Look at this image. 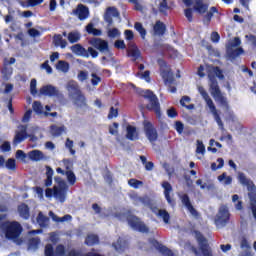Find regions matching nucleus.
Masks as SVG:
<instances>
[{"label": "nucleus", "instance_id": "nucleus-55", "mask_svg": "<svg viewBox=\"0 0 256 256\" xmlns=\"http://www.w3.org/2000/svg\"><path fill=\"white\" fill-rule=\"evenodd\" d=\"M174 129L177 131L179 135H181L183 133V130L185 129V124H183V122L181 121H176Z\"/></svg>", "mask_w": 256, "mask_h": 256}, {"label": "nucleus", "instance_id": "nucleus-15", "mask_svg": "<svg viewBox=\"0 0 256 256\" xmlns=\"http://www.w3.org/2000/svg\"><path fill=\"white\" fill-rule=\"evenodd\" d=\"M119 10L115 7H108L104 13V21L107 27H113V17H119Z\"/></svg>", "mask_w": 256, "mask_h": 256}, {"label": "nucleus", "instance_id": "nucleus-62", "mask_svg": "<svg viewBox=\"0 0 256 256\" xmlns=\"http://www.w3.org/2000/svg\"><path fill=\"white\" fill-rule=\"evenodd\" d=\"M207 106L209 107L211 113L217 111V107H215V103H213V100L210 98L205 100Z\"/></svg>", "mask_w": 256, "mask_h": 256}, {"label": "nucleus", "instance_id": "nucleus-42", "mask_svg": "<svg viewBox=\"0 0 256 256\" xmlns=\"http://www.w3.org/2000/svg\"><path fill=\"white\" fill-rule=\"evenodd\" d=\"M159 12L162 13L163 15H167V11L171 9L169 7V4L167 3V0H161L159 6H158Z\"/></svg>", "mask_w": 256, "mask_h": 256}, {"label": "nucleus", "instance_id": "nucleus-33", "mask_svg": "<svg viewBox=\"0 0 256 256\" xmlns=\"http://www.w3.org/2000/svg\"><path fill=\"white\" fill-rule=\"evenodd\" d=\"M187 103H191V97L189 96H183L180 99V105L182 107H185V109H188V111H193V109H195V104H189L187 105Z\"/></svg>", "mask_w": 256, "mask_h": 256}, {"label": "nucleus", "instance_id": "nucleus-17", "mask_svg": "<svg viewBox=\"0 0 256 256\" xmlns=\"http://www.w3.org/2000/svg\"><path fill=\"white\" fill-rule=\"evenodd\" d=\"M17 211L21 219L27 221L31 218V208H29V205L21 203L20 205H18Z\"/></svg>", "mask_w": 256, "mask_h": 256}, {"label": "nucleus", "instance_id": "nucleus-56", "mask_svg": "<svg viewBox=\"0 0 256 256\" xmlns=\"http://www.w3.org/2000/svg\"><path fill=\"white\" fill-rule=\"evenodd\" d=\"M65 147L70 151L72 155H75L76 151L73 149V140L67 138L65 142Z\"/></svg>", "mask_w": 256, "mask_h": 256}, {"label": "nucleus", "instance_id": "nucleus-19", "mask_svg": "<svg viewBox=\"0 0 256 256\" xmlns=\"http://www.w3.org/2000/svg\"><path fill=\"white\" fill-rule=\"evenodd\" d=\"M41 95H45L46 97H56L59 95V91L53 85H46L40 89Z\"/></svg>", "mask_w": 256, "mask_h": 256}, {"label": "nucleus", "instance_id": "nucleus-27", "mask_svg": "<svg viewBox=\"0 0 256 256\" xmlns=\"http://www.w3.org/2000/svg\"><path fill=\"white\" fill-rule=\"evenodd\" d=\"M193 9L199 15H205V12L209 9V5L203 3V1H196Z\"/></svg>", "mask_w": 256, "mask_h": 256}, {"label": "nucleus", "instance_id": "nucleus-39", "mask_svg": "<svg viewBox=\"0 0 256 256\" xmlns=\"http://www.w3.org/2000/svg\"><path fill=\"white\" fill-rule=\"evenodd\" d=\"M218 181H224V185H231V183H233V177L227 176V172H224L220 176H218Z\"/></svg>", "mask_w": 256, "mask_h": 256}, {"label": "nucleus", "instance_id": "nucleus-50", "mask_svg": "<svg viewBox=\"0 0 256 256\" xmlns=\"http://www.w3.org/2000/svg\"><path fill=\"white\" fill-rule=\"evenodd\" d=\"M212 71H213L214 75H216V77H218V79H225V75H223V70H221V68L219 66L212 67Z\"/></svg>", "mask_w": 256, "mask_h": 256}, {"label": "nucleus", "instance_id": "nucleus-21", "mask_svg": "<svg viewBox=\"0 0 256 256\" xmlns=\"http://www.w3.org/2000/svg\"><path fill=\"white\" fill-rule=\"evenodd\" d=\"M153 31L158 37H163L167 33V26L161 20H158L153 26Z\"/></svg>", "mask_w": 256, "mask_h": 256}, {"label": "nucleus", "instance_id": "nucleus-20", "mask_svg": "<svg viewBox=\"0 0 256 256\" xmlns=\"http://www.w3.org/2000/svg\"><path fill=\"white\" fill-rule=\"evenodd\" d=\"M161 185L164 189L165 199L171 205V203H173V199L171 198V193H173V186L168 181H163Z\"/></svg>", "mask_w": 256, "mask_h": 256}, {"label": "nucleus", "instance_id": "nucleus-54", "mask_svg": "<svg viewBox=\"0 0 256 256\" xmlns=\"http://www.w3.org/2000/svg\"><path fill=\"white\" fill-rule=\"evenodd\" d=\"M45 256H55V250L53 249V244H47L45 246Z\"/></svg>", "mask_w": 256, "mask_h": 256}, {"label": "nucleus", "instance_id": "nucleus-5", "mask_svg": "<svg viewBox=\"0 0 256 256\" xmlns=\"http://www.w3.org/2000/svg\"><path fill=\"white\" fill-rule=\"evenodd\" d=\"M126 221L128 225L132 228L135 229V231H139V233H147L149 231V228L145 223L141 222V219L139 217L133 215L131 211H128L126 213Z\"/></svg>", "mask_w": 256, "mask_h": 256}, {"label": "nucleus", "instance_id": "nucleus-49", "mask_svg": "<svg viewBox=\"0 0 256 256\" xmlns=\"http://www.w3.org/2000/svg\"><path fill=\"white\" fill-rule=\"evenodd\" d=\"M128 185L130 187H133V189H139V185H143V181L141 180H137L135 178H131L129 181H128Z\"/></svg>", "mask_w": 256, "mask_h": 256}, {"label": "nucleus", "instance_id": "nucleus-13", "mask_svg": "<svg viewBox=\"0 0 256 256\" xmlns=\"http://www.w3.org/2000/svg\"><path fill=\"white\" fill-rule=\"evenodd\" d=\"M72 15H75L79 21H85V19H89V7L78 4L76 9L72 11Z\"/></svg>", "mask_w": 256, "mask_h": 256}, {"label": "nucleus", "instance_id": "nucleus-25", "mask_svg": "<svg viewBox=\"0 0 256 256\" xmlns=\"http://www.w3.org/2000/svg\"><path fill=\"white\" fill-rule=\"evenodd\" d=\"M127 56L131 57L132 61H137L138 59H143L141 56V50L137 47V45H133L131 49L127 50Z\"/></svg>", "mask_w": 256, "mask_h": 256}, {"label": "nucleus", "instance_id": "nucleus-63", "mask_svg": "<svg viewBox=\"0 0 256 256\" xmlns=\"http://www.w3.org/2000/svg\"><path fill=\"white\" fill-rule=\"evenodd\" d=\"M118 35H119V29L112 28L108 30V37H110V39H115V37H118Z\"/></svg>", "mask_w": 256, "mask_h": 256}, {"label": "nucleus", "instance_id": "nucleus-46", "mask_svg": "<svg viewBox=\"0 0 256 256\" xmlns=\"http://www.w3.org/2000/svg\"><path fill=\"white\" fill-rule=\"evenodd\" d=\"M32 109L38 115H41V113H43V105L39 101H34V103L32 104Z\"/></svg>", "mask_w": 256, "mask_h": 256}, {"label": "nucleus", "instance_id": "nucleus-22", "mask_svg": "<svg viewBox=\"0 0 256 256\" xmlns=\"http://www.w3.org/2000/svg\"><path fill=\"white\" fill-rule=\"evenodd\" d=\"M126 139H128L129 141H137V139H139L137 127L132 125H128L126 127Z\"/></svg>", "mask_w": 256, "mask_h": 256}, {"label": "nucleus", "instance_id": "nucleus-7", "mask_svg": "<svg viewBox=\"0 0 256 256\" xmlns=\"http://www.w3.org/2000/svg\"><path fill=\"white\" fill-rule=\"evenodd\" d=\"M158 63L160 65V75L164 80V83L168 85H173L175 83V77H173V74H171V71L163 68L167 67V62L165 60H158Z\"/></svg>", "mask_w": 256, "mask_h": 256}, {"label": "nucleus", "instance_id": "nucleus-35", "mask_svg": "<svg viewBox=\"0 0 256 256\" xmlns=\"http://www.w3.org/2000/svg\"><path fill=\"white\" fill-rule=\"evenodd\" d=\"M56 69L58 71H62V73H68L69 72V62L65 60H60L56 64Z\"/></svg>", "mask_w": 256, "mask_h": 256}, {"label": "nucleus", "instance_id": "nucleus-12", "mask_svg": "<svg viewBox=\"0 0 256 256\" xmlns=\"http://www.w3.org/2000/svg\"><path fill=\"white\" fill-rule=\"evenodd\" d=\"M90 45L100 51V53H105V51H109V42L103 40L101 38H92L89 40Z\"/></svg>", "mask_w": 256, "mask_h": 256}, {"label": "nucleus", "instance_id": "nucleus-44", "mask_svg": "<svg viewBox=\"0 0 256 256\" xmlns=\"http://www.w3.org/2000/svg\"><path fill=\"white\" fill-rule=\"evenodd\" d=\"M217 163L214 162L211 164L212 171H217V169H223V166L225 165V160L223 158H218Z\"/></svg>", "mask_w": 256, "mask_h": 256}, {"label": "nucleus", "instance_id": "nucleus-60", "mask_svg": "<svg viewBox=\"0 0 256 256\" xmlns=\"http://www.w3.org/2000/svg\"><path fill=\"white\" fill-rule=\"evenodd\" d=\"M124 36L126 41H133L135 39V34L133 33V30H125Z\"/></svg>", "mask_w": 256, "mask_h": 256}, {"label": "nucleus", "instance_id": "nucleus-38", "mask_svg": "<svg viewBox=\"0 0 256 256\" xmlns=\"http://www.w3.org/2000/svg\"><path fill=\"white\" fill-rule=\"evenodd\" d=\"M212 114L219 129H221V131H225V125L223 124V120H221V116L219 115V112L215 110L214 112H212Z\"/></svg>", "mask_w": 256, "mask_h": 256}, {"label": "nucleus", "instance_id": "nucleus-18", "mask_svg": "<svg viewBox=\"0 0 256 256\" xmlns=\"http://www.w3.org/2000/svg\"><path fill=\"white\" fill-rule=\"evenodd\" d=\"M243 53H245V50L243 49V47H238L236 49H232L228 47L226 56L230 61H235V59H237V57H241Z\"/></svg>", "mask_w": 256, "mask_h": 256}, {"label": "nucleus", "instance_id": "nucleus-51", "mask_svg": "<svg viewBox=\"0 0 256 256\" xmlns=\"http://www.w3.org/2000/svg\"><path fill=\"white\" fill-rule=\"evenodd\" d=\"M45 0H28L27 5L22 3V7H37V5H41Z\"/></svg>", "mask_w": 256, "mask_h": 256}, {"label": "nucleus", "instance_id": "nucleus-41", "mask_svg": "<svg viewBox=\"0 0 256 256\" xmlns=\"http://www.w3.org/2000/svg\"><path fill=\"white\" fill-rule=\"evenodd\" d=\"M65 175L67 177L69 185H75V183H77V176H75V173L73 171L68 170L65 172Z\"/></svg>", "mask_w": 256, "mask_h": 256}, {"label": "nucleus", "instance_id": "nucleus-31", "mask_svg": "<svg viewBox=\"0 0 256 256\" xmlns=\"http://www.w3.org/2000/svg\"><path fill=\"white\" fill-rule=\"evenodd\" d=\"M84 243L88 247H93V245H97L99 243V236L97 234H88Z\"/></svg>", "mask_w": 256, "mask_h": 256}, {"label": "nucleus", "instance_id": "nucleus-61", "mask_svg": "<svg viewBox=\"0 0 256 256\" xmlns=\"http://www.w3.org/2000/svg\"><path fill=\"white\" fill-rule=\"evenodd\" d=\"M89 77V73L87 71H80L78 73V80L83 83L84 81H87V78Z\"/></svg>", "mask_w": 256, "mask_h": 256}, {"label": "nucleus", "instance_id": "nucleus-47", "mask_svg": "<svg viewBox=\"0 0 256 256\" xmlns=\"http://www.w3.org/2000/svg\"><path fill=\"white\" fill-rule=\"evenodd\" d=\"M146 207H149L152 213H154V215H157V216L159 215V211H161L159 207L155 206L153 202H151V198H148V203H146Z\"/></svg>", "mask_w": 256, "mask_h": 256}, {"label": "nucleus", "instance_id": "nucleus-16", "mask_svg": "<svg viewBox=\"0 0 256 256\" xmlns=\"http://www.w3.org/2000/svg\"><path fill=\"white\" fill-rule=\"evenodd\" d=\"M151 244L153 245V247H155V249H157V251H159V253H161L164 256H175V253H173V251L169 248H167V246L159 243V241L157 240H152Z\"/></svg>", "mask_w": 256, "mask_h": 256}, {"label": "nucleus", "instance_id": "nucleus-28", "mask_svg": "<svg viewBox=\"0 0 256 256\" xmlns=\"http://www.w3.org/2000/svg\"><path fill=\"white\" fill-rule=\"evenodd\" d=\"M86 32L88 33V35H93L94 37H101V35H103L101 29L95 28V25L93 23L87 24Z\"/></svg>", "mask_w": 256, "mask_h": 256}, {"label": "nucleus", "instance_id": "nucleus-9", "mask_svg": "<svg viewBox=\"0 0 256 256\" xmlns=\"http://www.w3.org/2000/svg\"><path fill=\"white\" fill-rule=\"evenodd\" d=\"M67 191H69V186L67 183L62 182L59 187L54 186V197L59 199L60 203H65V199H67Z\"/></svg>", "mask_w": 256, "mask_h": 256}, {"label": "nucleus", "instance_id": "nucleus-1", "mask_svg": "<svg viewBox=\"0 0 256 256\" xmlns=\"http://www.w3.org/2000/svg\"><path fill=\"white\" fill-rule=\"evenodd\" d=\"M208 79L210 81L209 87H210V93L213 97V99L219 103L222 107L226 109V111H229V101H227V97L223 95V92H221V88L219 87V82L217 81V77L215 75H208Z\"/></svg>", "mask_w": 256, "mask_h": 256}, {"label": "nucleus", "instance_id": "nucleus-23", "mask_svg": "<svg viewBox=\"0 0 256 256\" xmlns=\"http://www.w3.org/2000/svg\"><path fill=\"white\" fill-rule=\"evenodd\" d=\"M131 201L133 202V205H135L136 207L139 205H147V203H149V196H139L137 194L131 195L130 196Z\"/></svg>", "mask_w": 256, "mask_h": 256}, {"label": "nucleus", "instance_id": "nucleus-36", "mask_svg": "<svg viewBox=\"0 0 256 256\" xmlns=\"http://www.w3.org/2000/svg\"><path fill=\"white\" fill-rule=\"evenodd\" d=\"M134 29L140 34L142 39H145L147 37V30L145 27H143V24L141 22H135Z\"/></svg>", "mask_w": 256, "mask_h": 256}, {"label": "nucleus", "instance_id": "nucleus-10", "mask_svg": "<svg viewBox=\"0 0 256 256\" xmlns=\"http://www.w3.org/2000/svg\"><path fill=\"white\" fill-rule=\"evenodd\" d=\"M18 128L20 130L16 131L15 136L12 141L14 147H17V145H19V143H23V141H25V139H27V137H29V134L27 133V126L20 125Z\"/></svg>", "mask_w": 256, "mask_h": 256}, {"label": "nucleus", "instance_id": "nucleus-52", "mask_svg": "<svg viewBox=\"0 0 256 256\" xmlns=\"http://www.w3.org/2000/svg\"><path fill=\"white\" fill-rule=\"evenodd\" d=\"M184 15L189 23H193V9L192 8L185 9Z\"/></svg>", "mask_w": 256, "mask_h": 256}, {"label": "nucleus", "instance_id": "nucleus-57", "mask_svg": "<svg viewBox=\"0 0 256 256\" xmlns=\"http://www.w3.org/2000/svg\"><path fill=\"white\" fill-rule=\"evenodd\" d=\"M39 243H41V239L31 238L29 240V247H31L32 249H37L39 247Z\"/></svg>", "mask_w": 256, "mask_h": 256}, {"label": "nucleus", "instance_id": "nucleus-48", "mask_svg": "<svg viewBox=\"0 0 256 256\" xmlns=\"http://www.w3.org/2000/svg\"><path fill=\"white\" fill-rule=\"evenodd\" d=\"M91 77L92 79L90 80V83L93 87H97V85H99L102 81L101 77H99L97 73H92Z\"/></svg>", "mask_w": 256, "mask_h": 256}, {"label": "nucleus", "instance_id": "nucleus-14", "mask_svg": "<svg viewBox=\"0 0 256 256\" xmlns=\"http://www.w3.org/2000/svg\"><path fill=\"white\" fill-rule=\"evenodd\" d=\"M196 239L198 241L199 249L203 256H211V252H209V242H207V238L203 236L201 233H197Z\"/></svg>", "mask_w": 256, "mask_h": 256}, {"label": "nucleus", "instance_id": "nucleus-37", "mask_svg": "<svg viewBox=\"0 0 256 256\" xmlns=\"http://www.w3.org/2000/svg\"><path fill=\"white\" fill-rule=\"evenodd\" d=\"M36 219L40 227H46L47 223H49V217L43 215V212H39Z\"/></svg>", "mask_w": 256, "mask_h": 256}, {"label": "nucleus", "instance_id": "nucleus-6", "mask_svg": "<svg viewBox=\"0 0 256 256\" xmlns=\"http://www.w3.org/2000/svg\"><path fill=\"white\" fill-rule=\"evenodd\" d=\"M229 219H231L229 208H227V206L220 207L215 219L216 225H221V227H225V225L229 223Z\"/></svg>", "mask_w": 256, "mask_h": 256}, {"label": "nucleus", "instance_id": "nucleus-3", "mask_svg": "<svg viewBox=\"0 0 256 256\" xmlns=\"http://www.w3.org/2000/svg\"><path fill=\"white\" fill-rule=\"evenodd\" d=\"M141 97L148 100L146 105L147 111H153L158 119H161V103H159V98L151 90H142L140 92Z\"/></svg>", "mask_w": 256, "mask_h": 256}, {"label": "nucleus", "instance_id": "nucleus-34", "mask_svg": "<svg viewBox=\"0 0 256 256\" xmlns=\"http://www.w3.org/2000/svg\"><path fill=\"white\" fill-rule=\"evenodd\" d=\"M45 155L41 152V150H32L29 152V158L31 161H41L44 159Z\"/></svg>", "mask_w": 256, "mask_h": 256}, {"label": "nucleus", "instance_id": "nucleus-4", "mask_svg": "<svg viewBox=\"0 0 256 256\" xmlns=\"http://www.w3.org/2000/svg\"><path fill=\"white\" fill-rule=\"evenodd\" d=\"M2 228L5 231L6 239H19L21 233H23V226L17 221H6L2 223Z\"/></svg>", "mask_w": 256, "mask_h": 256}, {"label": "nucleus", "instance_id": "nucleus-64", "mask_svg": "<svg viewBox=\"0 0 256 256\" xmlns=\"http://www.w3.org/2000/svg\"><path fill=\"white\" fill-rule=\"evenodd\" d=\"M56 255L57 256H65V246L62 244H59L56 247Z\"/></svg>", "mask_w": 256, "mask_h": 256}, {"label": "nucleus", "instance_id": "nucleus-40", "mask_svg": "<svg viewBox=\"0 0 256 256\" xmlns=\"http://www.w3.org/2000/svg\"><path fill=\"white\" fill-rule=\"evenodd\" d=\"M158 217H161L166 225L169 224V221H171V215H169L167 210L160 209L158 212Z\"/></svg>", "mask_w": 256, "mask_h": 256}, {"label": "nucleus", "instance_id": "nucleus-8", "mask_svg": "<svg viewBox=\"0 0 256 256\" xmlns=\"http://www.w3.org/2000/svg\"><path fill=\"white\" fill-rule=\"evenodd\" d=\"M144 133L150 143H155V141L159 139V133H157V129L155 126H153V123L149 121L144 123Z\"/></svg>", "mask_w": 256, "mask_h": 256}, {"label": "nucleus", "instance_id": "nucleus-29", "mask_svg": "<svg viewBox=\"0 0 256 256\" xmlns=\"http://www.w3.org/2000/svg\"><path fill=\"white\" fill-rule=\"evenodd\" d=\"M53 44L55 47H61V49H65V47H67V40L63 39L61 34H56L53 37Z\"/></svg>", "mask_w": 256, "mask_h": 256}, {"label": "nucleus", "instance_id": "nucleus-2", "mask_svg": "<svg viewBox=\"0 0 256 256\" xmlns=\"http://www.w3.org/2000/svg\"><path fill=\"white\" fill-rule=\"evenodd\" d=\"M67 91L69 93V97L72 99L76 107H79L80 109L87 107V98L79 88V84L76 82H69L67 85Z\"/></svg>", "mask_w": 256, "mask_h": 256}, {"label": "nucleus", "instance_id": "nucleus-45", "mask_svg": "<svg viewBox=\"0 0 256 256\" xmlns=\"http://www.w3.org/2000/svg\"><path fill=\"white\" fill-rule=\"evenodd\" d=\"M81 39V36L77 32L68 33V41L69 43H77Z\"/></svg>", "mask_w": 256, "mask_h": 256}, {"label": "nucleus", "instance_id": "nucleus-53", "mask_svg": "<svg viewBox=\"0 0 256 256\" xmlns=\"http://www.w3.org/2000/svg\"><path fill=\"white\" fill-rule=\"evenodd\" d=\"M167 115L170 119H176V117H179V113L177 112V109L175 107H171L167 110Z\"/></svg>", "mask_w": 256, "mask_h": 256}, {"label": "nucleus", "instance_id": "nucleus-43", "mask_svg": "<svg viewBox=\"0 0 256 256\" xmlns=\"http://www.w3.org/2000/svg\"><path fill=\"white\" fill-rule=\"evenodd\" d=\"M6 169H9V171H15L17 169V162L13 158H9L5 163Z\"/></svg>", "mask_w": 256, "mask_h": 256}, {"label": "nucleus", "instance_id": "nucleus-32", "mask_svg": "<svg viewBox=\"0 0 256 256\" xmlns=\"http://www.w3.org/2000/svg\"><path fill=\"white\" fill-rule=\"evenodd\" d=\"M50 133H51L52 137H61V135H63V133H65V126L51 125Z\"/></svg>", "mask_w": 256, "mask_h": 256}, {"label": "nucleus", "instance_id": "nucleus-58", "mask_svg": "<svg viewBox=\"0 0 256 256\" xmlns=\"http://www.w3.org/2000/svg\"><path fill=\"white\" fill-rule=\"evenodd\" d=\"M119 116V109L115 108V107H110V111L108 113V119H113L115 117Z\"/></svg>", "mask_w": 256, "mask_h": 256}, {"label": "nucleus", "instance_id": "nucleus-30", "mask_svg": "<svg viewBox=\"0 0 256 256\" xmlns=\"http://www.w3.org/2000/svg\"><path fill=\"white\" fill-rule=\"evenodd\" d=\"M215 13H219V10L217 9V7L212 6L204 16V19H203L204 25H210L211 19H213V15H215Z\"/></svg>", "mask_w": 256, "mask_h": 256}, {"label": "nucleus", "instance_id": "nucleus-26", "mask_svg": "<svg viewBox=\"0 0 256 256\" xmlns=\"http://www.w3.org/2000/svg\"><path fill=\"white\" fill-rule=\"evenodd\" d=\"M73 53H76L78 57L89 58V53H87V49L83 47L81 44H75L71 47Z\"/></svg>", "mask_w": 256, "mask_h": 256}, {"label": "nucleus", "instance_id": "nucleus-11", "mask_svg": "<svg viewBox=\"0 0 256 256\" xmlns=\"http://www.w3.org/2000/svg\"><path fill=\"white\" fill-rule=\"evenodd\" d=\"M180 200L182 205H184L187 211L190 212L192 217H199V212L197 211V209H195V207H193V204L191 203V198H189L188 194H182L180 196Z\"/></svg>", "mask_w": 256, "mask_h": 256}, {"label": "nucleus", "instance_id": "nucleus-24", "mask_svg": "<svg viewBox=\"0 0 256 256\" xmlns=\"http://www.w3.org/2000/svg\"><path fill=\"white\" fill-rule=\"evenodd\" d=\"M240 247L241 249H246V251L240 253V256H253V253L251 252V244H249L247 238L243 237L241 239Z\"/></svg>", "mask_w": 256, "mask_h": 256}, {"label": "nucleus", "instance_id": "nucleus-59", "mask_svg": "<svg viewBox=\"0 0 256 256\" xmlns=\"http://www.w3.org/2000/svg\"><path fill=\"white\" fill-rule=\"evenodd\" d=\"M241 45V38L239 37H234L231 42H229L228 47L233 48V47H239Z\"/></svg>", "mask_w": 256, "mask_h": 256}]
</instances>
